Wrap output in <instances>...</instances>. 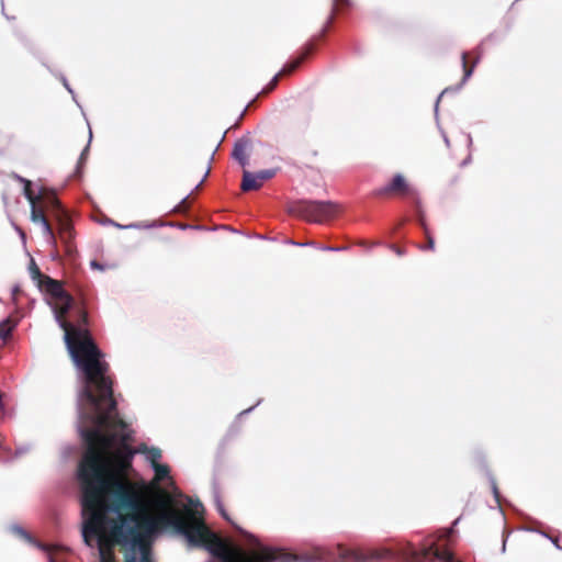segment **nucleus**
Segmentation results:
<instances>
[{
    "instance_id": "1",
    "label": "nucleus",
    "mask_w": 562,
    "mask_h": 562,
    "mask_svg": "<svg viewBox=\"0 0 562 562\" xmlns=\"http://www.w3.org/2000/svg\"><path fill=\"white\" fill-rule=\"evenodd\" d=\"M81 507L83 541L98 547L100 562H155L145 496H81Z\"/></svg>"
},
{
    "instance_id": "2",
    "label": "nucleus",
    "mask_w": 562,
    "mask_h": 562,
    "mask_svg": "<svg viewBox=\"0 0 562 562\" xmlns=\"http://www.w3.org/2000/svg\"><path fill=\"white\" fill-rule=\"evenodd\" d=\"M98 414L93 417L94 427L85 428L81 431L87 449L78 465V481L81 487V496H119L139 495L146 496L148 486L144 482H131L120 479L109 469V456L117 441V434L104 432L105 428L125 429L127 424L119 417L117 406L110 411V403H103L95 407Z\"/></svg>"
},
{
    "instance_id": "3",
    "label": "nucleus",
    "mask_w": 562,
    "mask_h": 562,
    "mask_svg": "<svg viewBox=\"0 0 562 562\" xmlns=\"http://www.w3.org/2000/svg\"><path fill=\"white\" fill-rule=\"evenodd\" d=\"M65 342L74 363L83 374L85 386L81 397L94 407L110 403V411L115 409L113 380L109 374L110 364L103 359L104 355L90 333L83 328L67 333Z\"/></svg>"
},
{
    "instance_id": "4",
    "label": "nucleus",
    "mask_w": 562,
    "mask_h": 562,
    "mask_svg": "<svg viewBox=\"0 0 562 562\" xmlns=\"http://www.w3.org/2000/svg\"><path fill=\"white\" fill-rule=\"evenodd\" d=\"M161 510L153 515L146 503V519L144 527L150 537L164 527H172L178 533L184 536L188 542L194 547L204 546L212 531L205 522L196 518L189 509L173 507V498L166 490H159Z\"/></svg>"
},
{
    "instance_id": "5",
    "label": "nucleus",
    "mask_w": 562,
    "mask_h": 562,
    "mask_svg": "<svg viewBox=\"0 0 562 562\" xmlns=\"http://www.w3.org/2000/svg\"><path fill=\"white\" fill-rule=\"evenodd\" d=\"M203 547L221 562H274L282 555L279 550L272 548H263L258 552L246 553L232 547L213 532Z\"/></svg>"
},
{
    "instance_id": "6",
    "label": "nucleus",
    "mask_w": 562,
    "mask_h": 562,
    "mask_svg": "<svg viewBox=\"0 0 562 562\" xmlns=\"http://www.w3.org/2000/svg\"><path fill=\"white\" fill-rule=\"evenodd\" d=\"M251 147L250 139L241 138L235 143L232 153L233 158L237 160L244 169L240 188L245 192L260 189L265 181L270 180L276 176L274 169H266L258 172H250L246 169L249 162L248 159Z\"/></svg>"
},
{
    "instance_id": "7",
    "label": "nucleus",
    "mask_w": 562,
    "mask_h": 562,
    "mask_svg": "<svg viewBox=\"0 0 562 562\" xmlns=\"http://www.w3.org/2000/svg\"><path fill=\"white\" fill-rule=\"evenodd\" d=\"M340 206L331 201H297L291 206V212L310 222L323 223L334 218Z\"/></svg>"
},
{
    "instance_id": "8",
    "label": "nucleus",
    "mask_w": 562,
    "mask_h": 562,
    "mask_svg": "<svg viewBox=\"0 0 562 562\" xmlns=\"http://www.w3.org/2000/svg\"><path fill=\"white\" fill-rule=\"evenodd\" d=\"M404 562H424L427 559L441 560L445 562H461L453 558L448 549H439L435 542L426 544L422 550H416L408 543L401 552Z\"/></svg>"
},
{
    "instance_id": "9",
    "label": "nucleus",
    "mask_w": 562,
    "mask_h": 562,
    "mask_svg": "<svg viewBox=\"0 0 562 562\" xmlns=\"http://www.w3.org/2000/svg\"><path fill=\"white\" fill-rule=\"evenodd\" d=\"M136 452L138 451L131 446L117 447L109 456V469H111L117 477L122 479L121 475L126 474L132 468V460Z\"/></svg>"
},
{
    "instance_id": "10",
    "label": "nucleus",
    "mask_w": 562,
    "mask_h": 562,
    "mask_svg": "<svg viewBox=\"0 0 562 562\" xmlns=\"http://www.w3.org/2000/svg\"><path fill=\"white\" fill-rule=\"evenodd\" d=\"M374 194L376 196L394 195L401 198H409L415 195V189L408 184L403 175L397 173L393 177L390 183L380 189H376Z\"/></svg>"
},
{
    "instance_id": "11",
    "label": "nucleus",
    "mask_w": 562,
    "mask_h": 562,
    "mask_svg": "<svg viewBox=\"0 0 562 562\" xmlns=\"http://www.w3.org/2000/svg\"><path fill=\"white\" fill-rule=\"evenodd\" d=\"M55 301L56 302L53 307L55 318L59 326L64 329L65 335H67V333H75L76 330H79L80 328L75 327L70 322L67 321V314L74 305V297L67 293L63 297Z\"/></svg>"
},
{
    "instance_id": "12",
    "label": "nucleus",
    "mask_w": 562,
    "mask_h": 562,
    "mask_svg": "<svg viewBox=\"0 0 562 562\" xmlns=\"http://www.w3.org/2000/svg\"><path fill=\"white\" fill-rule=\"evenodd\" d=\"M389 549L381 550H351L345 555L349 562H371L391 557Z\"/></svg>"
},
{
    "instance_id": "13",
    "label": "nucleus",
    "mask_w": 562,
    "mask_h": 562,
    "mask_svg": "<svg viewBox=\"0 0 562 562\" xmlns=\"http://www.w3.org/2000/svg\"><path fill=\"white\" fill-rule=\"evenodd\" d=\"M153 468L155 470V479H154V481L150 484H147L149 490H148V492H147V494L145 496V499H146L148 506L150 507V504L148 502V496H149V494L153 491H155V493H156V505L161 510L160 498H159L158 491L162 490V488L159 487L158 484H159L160 481L165 480L169 475V468L167 465L160 464V463L153 465ZM144 484L146 485V483H144Z\"/></svg>"
},
{
    "instance_id": "14",
    "label": "nucleus",
    "mask_w": 562,
    "mask_h": 562,
    "mask_svg": "<svg viewBox=\"0 0 562 562\" xmlns=\"http://www.w3.org/2000/svg\"><path fill=\"white\" fill-rule=\"evenodd\" d=\"M37 203L44 207L45 211L55 213L56 217L60 214H65L61 204L57 196L50 192H43L40 194Z\"/></svg>"
},
{
    "instance_id": "15",
    "label": "nucleus",
    "mask_w": 562,
    "mask_h": 562,
    "mask_svg": "<svg viewBox=\"0 0 562 562\" xmlns=\"http://www.w3.org/2000/svg\"><path fill=\"white\" fill-rule=\"evenodd\" d=\"M314 49L315 45L313 43H307L299 57L284 65V67L279 71L280 75H282V77L291 75L314 52Z\"/></svg>"
},
{
    "instance_id": "16",
    "label": "nucleus",
    "mask_w": 562,
    "mask_h": 562,
    "mask_svg": "<svg viewBox=\"0 0 562 562\" xmlns=\"http://www.w3.org/2000/svg\"><path fill=\"white\" fill-rule=\"evenodd\" d=\"M41 288H43L53 299L58 300L66 295L68 292L63 288L60 281L54 280L50 277H44V280H40Z\"/></svg>"
},
{
    "instance_id": "17",
    "label": "nucleus",
    "mask_w": 562,
    "mask_h": 562,
    "mask_svg": "<svg viewBox=\"0 0 562 562\" xmlns=\"http://www.w3.org/2000/svg\"><path fill=\"white\" fill-rule=\"evenodd\" d=\"M462 68H463V81H467L473 74L476 64L479 63L480 56L473 52H464L461 56Z\"/></svg>"
},
{
    "instance_id": "18",
    "label": "nucleus",
    "mask_w": 562,
    "mask_h": 562,
    "mask_svg": "<svg viewBox=\"0 0 562 562\" xmlns=\"http://www.w3.org/2000/svg\"><path fill=\"white\" fill-rule=\"evenodd\" d=\"M58 220V234L63 241L69 243L72 238V225L70 220L65 214L57 216Z\"/></svg>"
},
{
    "instance_id": "19",
    "label": "nucleus",
    "mask_w": 562,
    "mask_h": 562,
    "mask_svg": "<svg viewBox=\"0 0 562 562\" xmlns=\"http://www.w3.org/2000/svg\"><path fill=\"white\" fill-rule=\"evenodd\" d=\"M15 326H16V322L10 317L0 322V339L5 341L11 336Z\"/></svg>"
},
{
    "instance_id": "20",
    "label": "nucleus",
    "mask_w": 562,
    "mask_h": 562,
    "mask_svg": "<svg viewBox=\"0 0 562 562\" xmlns=\"http://www.w3.org/2000/svg\"><path fill=\"white\" fill-rule=\"evenodd\" d=\"M221 515L223 518H225L227 521H229L232 524V526L235 528V530L240 535L243 536L244 538H246L248 541L250 542H255L256 541V538L248 533L247 531H245L244 529H241L239 526H237L232 519L231 517L227 515V513L225 512V509L223 508V506L221 504H218L217 506Z\"/></svg>"
},
{
    "instance_id": "21",
    "label": "nucleus",
    "mask_w": 562,
    "mask_h": 562,
    "mask_svg": "<svg viewBox=\"0 0 562 562\" xmlns=\"http://www.w3.org/2000/svg\"><path fill=\"white\" fill-rule=\"evenodd\" d=\"M137 451L142 453H147L153 465L159 463L158 460L161 458V450L159 448H148L147 446L143 445L138 448Z\"/></svg>"
},
{
    "instance_id": "22",
    "label": "nucleus",
    "mask_w": 562,
    "mask_h": 562,
    "mask_svg": "<svg viewBox=\"0 0 562 562\" xmlns=\"http://www.w3.org/2000/svg\"><path fill=\"white\" fill-rule=\"evenodd\" d=\"M32 206V210H31V220L34 222V223H43L45 222V220L47 218L46 215H45V210L44 207H42L37 202L35 204H31Z\"/></svg>"
},
{
    "instance_id": "23",
    "label": "nucleus",
    "mask_w": 562,
    "mask_h": 562,
    "mask_svg": "<svg viewBox=\"0 0 562 562\" xmlns=\"http://www.w3.org/2000/svg\"><path fill=\"white\" fill-rule=\"evenodd\" d=\"M23 182H24V195L25 198L27 199V201L31 203V204H35L40 198V195H35L31 186V181L30 180H25V179H21Z\"/></svg>"
},
{
    "instance_id": "24",
    "label": "nucleus",
    "mask_w": 562,
    "mask_h": 562,
    "mask_svg": "<svg viewBox=\"0 0 562 562\" xmlns=\"http://www.w3.org/2000/svg\"><path fill=\"white\" fill-rule=\"evenodd\" d=\"M423 227H424L425 236L427 239V245L423 249L434 250L435 249V239H434L431 233L429 232V229L426 227L425 223H423Z\"/></svg>"
},
{
    "instance_id": "25",
    "label": "nucleus",
    "mask_w": 562,
    "mask_h": 562,
    "mask_svg": "<svg viewBox=\"0 0 562 562\" xmlns=\"http://www.w3.org/2000/svg\"><path fill=\"white\" fill-rule=\"evenodd\" d=\"M41 225L43 226L44 234H45L49 239H52L53 241H55V234H54L53 227H52V225L49 224L48 220L46 218V220H45V222L41 223Z\"/></svg>"
},
{
    "instance_id": "26",
    "label": "nucleus",
    "mask_w": 562,
    "mask_h": 562,
    "mask_svg": "<svg viewBox=\"0 0 562 562\" xmlns=\"http://www.w3.org/2000/svg\"><path fill=\"white\" fill-rule=\"evenodd\" d=\"M31 273H32V277L33 279L37 280L40 282V280H44V277H46L45 274H43L40 270V268L35 265L34 261H32V265H31Z\"/></svg>"
},
{
    "instance_id": "27",
    "label": "nucleus",
    "mask_w": 562,
    "mask_h": 562,
    "mask_svg": "<svg viewBox=\"0 0 562 562\" xmlns=\"http://www.w3.org/2000/svg\"><path fill=\"white\" fill-rule=\"evenodd\" d=\"M282 77V75H280V72H278L273 78L272 80L269 82V85L265 88L263 92L265 93H268L270 91H272L277 86H278V82L280 80V78Z\"/></svg>"
},
{
    "instance_id": "28",
    "label": "nucleus",
    "mask_w": 562,
    "mask_h": 562,
    "mask_svg": "<svg viewBox=\"0 0 562 562\" xmlns=\"http://www.w3.org/2000/svg\"><path fill=\"white\" fill-rule=\"evenodd\" d=\"M117 436V440H120L119 447L130 446L128 442L132 440L131 432H122L121 435Z\"/></svg>"
},
{
    "instance_id": "29",
    "label": "nucleus",
    "mask_w": 562,
    "mask_h": 562,
    "mask_svg": "<svg viewBox=\"0 0 562 562\" xmlns=\"http://www.w3.org/2000/svg\"><path fill=\"white\" fill-rule=\"evenodd\" d=\"M349 2V0H334V9H333V13H331V16H330V21L333 20V16H334V11H335V7L336 5H347Z\"/></svg>"
},
{
    "instance_id": "30",
    "label": "nucleus",
    "mask_w": 562,
    "mask_h": 562,
    "mask_svg": "<svg viewBox=\"0 0 562 562\" xmlns=\"http://www.w3.org/2000/svg\"><path fill=\"white\" fill-rule=\"evenodd\" d=\"M79 317H80V322L82 324H86L87 321H88V314L83 311V310H80L79 311Z\"/></svg>"
},
{
    "instance_id": "31",
    "label": "nucleus",
    "mask_w": 562,
    "mask_h": 562,
    "mask_svg": "<svg viewBox=\"0 0 562 562\" xmlns=\"http://www.w3.org/2000/svg\"><path fill=\"white\" fill-rule=\"evenodd\" d=\"M91 267H92V268H97V269H101V265H100V263H98L97 261H92V262H91Z\"/></svg>"
},
{
    "instance_id": "32",
    "label": "nucleus",
    "mask_w": 562,
    "mask_h": 562,
    "mask_svg": "<svg viewBox=\"0 0 562 562\" xmlns=\"http://www.w3.org/2000/svg\"><path fill=\"white\" fill-rule=\"evenodd\" d=\"M505 546H506V537H505V531L503 532V551H505Z\"/></svg>"
},
{
    "instance_id": "33",
    "label": "nucleus",
    "mask_w": 562,
    "mask_h": 562,
    "mask_svg": "<svg viewBox=\"0 0 562 562\" xmlns=\"http://www.w3.org/2000/svg\"><path fill=\"white\" fill-rule=\"evenodd\" d=\"M209 173H210V168H207L204 178H206L209 176Z\"/></svg>"
},
{
    "instance_id": "34",
    "label": "nucleus",
    "mask_w": 562,
    "mask_h": 562,
    "mask_svg": "<svg viewBox=\"0 0 562 562\" xmlns=\"http://www.w3.org/2000/svg\"><path fill=\"white\" fill-rule=\"evenodd\" d=\"M50 562H55L53 558H50Z\"/></svg>"
}]
</instances>
